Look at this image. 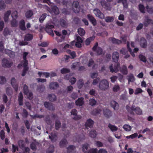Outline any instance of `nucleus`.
Returning <instances> with one entry per match:
<instances>
[{
    "instance_id": "f257e3e1",
    "label": "nucleus",
    "mask_w": 153,
    "mask_h": 153,
    "mask_svg": "<svg viewBox=\"0 0 153 153\" xmlns=\"http://www.w3.org/2000/svg\"><path fill=\"white\" fill-rule=\"evenodd\" d=\"M98 87L100 90L105 91L108 88L109 83L106 79H102L100 82Z\"/></svg>"
},
{
    "instance_id": "f03ea898",
    "label": "nucleus",
    "mask_w": 153,
    "mask_h": 153,
    "mask_svg": "<svg viewBox=\"0 0 153 153\" xmlns=\"http://www.w3.org/2000/svg\"><path fill=\"white\" fill-rule=\"evenodd\" d=\"M13 64L12 61L10 59L4 58L2 60L1 65L4 68H10Z\"/></svg>"
},
{
    "instance_id": "7ed1b4c3",
    "label": "nucleus",
    "mask_w": 153,
    "mask_h": 153,
    "mask_svg": "<svg viewBox=\"0 0 153 153\" xmlns=\"http://www.w3.org/2000/svg\"><path fill=\"white\" fill-rule=\"evenodd\" d=\"M120 65L119 63H116L113 65L111 64L109 66L110 71L111 72H117L119 70Z\"/></svg>"
},
{
    "instance_id": "20e7f679",
    "label": "nucleus",
    "mask_w": 153,
    "mask_h": 153,
    "mask_svg": "<svg viewBox=\"0 0 153 153\" xmlns=\"http://www.w3.org/2000/svg\"><path fill=\"white\" fill-rule=\"evenodd\" d=\"M28 52H24L22 54L23 58V61L21 64L18 65V67H20V66H27L28 64V61L27 60L26 56L29 54Z\"/></svg>"
},
{
    "instance_id": "39448f33",
    "label": "nucleus",
    "mask_w": 153,
    "mask_h": 153,
    "mask_svg": "<svg viewBox=\"0 0 153 153\" xmlns=\"http://www.w3.org/2000/svg\"><path fill=\"white\" fill-rule=\"evenodd\" d=\"M54 26L49 24H46L45 30L47 33L52 36H54V33L53 32L52 29L54 27Z\"/></svg>"
},
{
    "instance_id": "423d86ee",
    "label": "nucleus",
    "mask_w": 153,
    "mask_h": 153,
    "mask_svg": "<svg viewBox=\"0 0 153 153\" xmlns=\"http://www.w3.org/2000/svg\"><path fill=\"white\" fill-rule=\"evenodd\" d=\"M93 12L95 15L97 17L101 19L104 18V15L100 10L98 8H95L93 10Z\"/></svg>"
},
{
    "instance_id": "0eeeda50",
    "label": "nucleus",
    "mask_w": 153,
    "mask_h": 153,
    "mask_svg": "<svg viewBox=\"0 0 153 153\" xmlns=\"http://www.w3.org/2000/svg\"><path fill=\"white\" fill-rule=\"evenodd\" d=\"M98 43L96 42L92 48L93 50L95 51L97 55H102L103 53L102 50L100 47H98Z\"/></svg>"
},
{
    "instance_id": "6e6552de",
    "label": "nucleus",
    "mask_w": 153,
    "mask_h": 153,
    "mask_svg": "<svg viewBox=\"0 0 153 153\" xmlns=\"http://www.w3.org/2000/svg\"><path fill=\"white\" fill-rule=\"evenodd\" d=\"M72 8L75 13H78L80 10L79 3L77 1H75L73 3Z\"/></svg>"
},
{
    "instance_id": "1a4fd4ad",
    "label": "nucleus",
    "mask_w": 153,
    "mask_h": 153,
    "mask_svg": "<svg viewBox=\"0 0 153 153\" xmlns=\"http://www.w3.org/2000/svg\"><path fill=\"white\" fill-rule=\"evenodd\" d=\"M11 84L15 91H17L18 90V84L15 78L14 77L12 78L11 80Z\"/></svg>"
},
{
    "instance_id": "9d476101",
    "label": "nucleus",
    "mask_w": 153,
    "mask_h": 153,
    "mask_svg": "<svg viewBox=\"0 0 153 153\" xmlns=\"http://www.w3.org/2000/svg\"><path fill=\"white\" fill-rule=\"evenodd\" d=\"M101 4L103 7L106 10H111V7L109 3L106 2L105 1H102L101 2Z\"/></svg>"
},
{
    "instance_id": "9b49d317",
    "label": "nucleus",
    "mask_w": 153,
    "mask_h": 153,
    "mask_svg": "<svg viewBox=\"0 0 153 153\" xmlns=\"http://www.w3.org/2000/svg\"><path fill=\"white\" fill-rule=\"evenodd\" d=\"M103 114L106 117L108 118L112 116V112L109 109H104L103 110Z\"/></svg>"
},
{
    "instance_id": "f8f14e48",
    "label": "nucleus",
    "mask_w": 153,
    "mask_h": 153,
    "mask_svg": "<svg viewBox=\"0 0 153 153\" xmlns=\"http://www.w3.org/2000/svg\"><path fill=\"white\" fill-rule=\"evenodd\" d=\"M44 105L46 108L50 110L53 111L54 110V107L52 103L46 102H44Z\"/></svg>"
},
{
    "instance_id": "ddd939ff",
    "label": "nucleus",
    "mask_w": 153,
    "mask_h": 153,
    "mask_svg": "<svg viewBox=\"0 0 153 153\" xmlns=\"http://www.w3.org/2000/svg\"><path fill=\"white\" fill-rule=\"evenodd\" d=\"M89 145L87 143H85L82 146V150L85 153H88L89 151Z\"/></svg>"
},
{
    "instance_id": "4468645a",
    "label": "nucleus",
    "mask_w": 153,
    "mask_h": 153,
    "mask_svg": "<svg viewBox=\"0 0 153 153\" xmlns=\"http://www.w3.org/2000/svg\"><path fill=\"white\" fill-rule=\"evenodd\" d=\"M131 109L132 111H134L137 114L140 115L142 114V110L139 107L135 108L134 107L132 106L131 108Z\"/></svg>"
},
{
    "instance_id": "2eb2a0df",
    "label": "nucleus",
    "mask_w": 153,
    "mask_h": 153,
    "mask_svg": "<svg viewBox=\"0 0 153 153\" xmlns=\"http://www.w3.org/2000/svg\"><path fill=\"white\" fill-rule=\"evenodd\" d=\"M11 11L9 10L6 11L4 14V19L5 22H8L9 21V17L10 15Z\"/></svg>"
},
{
    "instance_id": "dca6fc26",
    "label": "nucleus",
    "mask_w": 153,
    "mask_h": 153,
    "mask_svg": "<svg viewBox=\"0 0 153 153\" xmlns=\"http://www.w3.org/2000/svg\"><path fill=\"white\" fill-rule=\"evenodd\" d=\"M120 72L124 75H127L128 73V71L127 67L124 65L120 68Z\"/></svg>"
},
{
    "instance_id": "f3484780",
    "label": "nucleus",
    "mask_w": 153,
    "mask_h": 153,
    "mask_svg": "<svg viewBox=\"0 0 153 153\" xmlns=\"http://www.w3.org/2000/svg\"><path fill=\"white\" fill-rule=\"evenodd\" d=\"M87 17L88 19L94 26H95L96 25V20L93 16L90 14H88V15Z\"/></svg>"
},
{
    "instance_id": "a211bd4d",
    "label": "nucleus",
    "mask_w": 153,
    "mask_h": 153,
    "mask_svg": "<svg viewBox=\"0 0 153 153\" xmlns=\"http://www.w3.org/2000/svg\"><path fill=\"white\" fill-rule=\"evenodd\" d=\"M110 105L111 107L115 110L118 109L119 107L118 103L114 100L111 101Z\"/></svg>"
},
{
    "instance_id": "6ab92c4d",
    "label": "nucleus",
    "mask_w": 153,
    "mask_h": 153,
    "mask_svg": "<svg viewBox=\"0 0 153 153\" xmlns=\"http://www.w3.org/2000/svg\"><path fill=\"white\" fill-rule=\"evenodd\" d=\"M94 123V122L91 119H89L87 120L85 124V126L87 128L88 127L91 128Z\"/></svg>"
},
{
    "instance_id": "aec40b11",
    "label": "nucleus",
    "mask_w": 153,
    "mask_h": 153,
    "mask_svg": "<svg viewBox=\"0 0 153 153\" xmlns=\"http://www.w3.org/2000/svg\"><path fill=\"white\" fill-rule=\"evenodd\" d=\"M140 44L141 46L145 48L147 46V42L146 39L143 38L142 37L140 39Z\"/></svg>"
},
{
    "instance_id": "412c9836",
    "label": "nucleus",
    "mask_w": 153,
    "mask_h": 153,
    "mask_svg": "<svg viewBox=\"0 0 153 153\" xmlns=\"http://www.w3.org/2000/svg\"><path fill=\"white\" fill-rule=\"evenodd\" d=\"M127 79L128 80V83L130 84L131 82H133L135 80V78L132 74H129L127 76Z\"/></svg>"
},
{
    "instance_id": "4be33fe9",
    "label": "nucleus",
    "mask_w": 153,
    "mask_h": 153,
    "mask_svg": "<svg viewBox=\"0 0 153 153\" xmlns=\"http://www.w3.org/2000/svg\"><path fill=\"white\" fill-rule=\"evenodd\" d=\"M112 58L114 62L117 61L119 58V53L117 52H114L112 54Z\"/></svg>"
},
{
    "instance_id": "5701e85b",
    "label": "nucleus",
    "mask_w": 153,
    "mask_h": 153,
    "mask_svg": "<svg viewBox=\"0 0 153 153\" xmlns=\"http://www.w3.org/2000/svg\"><path fill=\"white\" fill-rule=\"evenodd\" d=\"M59 85L56 82H52L50 83L49 87L51 89H56L58 88Z\"/></svg>"
},
{
    "instance_id": "b1692460",
    "label": "nucleus",
    "mask_w": 153,
    "mask_h": 153,
    "mask_svg": "<svg viewBox=\"0 0 153 153\" xmlns=\"http://www.w3.org/2000/svg\"><path fill=\"white\" fill-rule=\"evenodd\" d=\"M61 26L63 27H67L68 26V22L66 19H61L60 21Z\"/></svg>"
},
{
    "instance_id": "393cba45",
    "label": "nucleus",
    "mask_w": 153,
    "mask_h": 153,
    "mask_svg": "<svg viewBox=\"0 0 153 153\" xmlns=\"http://www.w3.org/2000/svg\"><path fill=\"white\" fill-rule=\"evenodd\" d=\"M84 99L82 97L80 98L76 101V105L79 106H82L84 104Z\"/></svg>"
},
{
    "instance_id": "a878e982",
    "label": "nucleus",
    "mask_w": 153,
    "mask_h": 153,
    "mask_svg": "<svg viewBox=\"0 0 153 153\" xmlns=\"http://www.w3.org/2000/svg\"><path fill=\"white\" fill-rule=\"evenodd\" d=\"M5 52L6 54H8L11 58H13L15 56V53L14 52L8 50L6 49L5 50Z\"/></svg>"
},
{
    "instance_id": "bb28decb",
    "label": "nucleus",
    "mask_w": 153,
    "mask_h": 153,
    "mask_svg": "<svg viewBox=\"0 0 153 153\" xmlns=\"http://www.w3.org/2000/svg\"><path fill=\"white\" fill-rule=\"evenodd\" d=\"M40 144L38 142L34 141L30 145L31 148L34 150L36 149V147L39 146Z\"/></svg>"
},
{
    "instance_id": "cd10ccee",
    "label": "nucleus",
    "mask_w": 153,
    "mask_h": 153,
    "mask_svg": "<svg viewBox=\"0 0 153 153\" xmlns=\"http://www.w3.org/2000/svg\"><path fill=\"white\" fill-rule=\"evenodd\" d=\"M153 21L150 19H148L147 17H145V21L144 22V24L145 26H147L150 24H152Z\"/></svg>"
},
{
    "instance_id": "c85d7f7f",
    "label": "nucleus",
    "mask_w": 153,
    "mask_h": 153,
    "mask_svg": "<svg viewBox=\"0 0 153 153\" xmlns=\"http://www.w3.org/2000/svg\"><path fill=\"white\" fill-rule=\"evenodd\" d=\"M109 40L111 41V42L114 44H120L122 42L120 40L118 39H116L115 38H109Z\"/></svg>"
},
{
    "instance_id": "c756f323",
    "label": "nucleus",
    "mask_w": 153,
    "mask_h": 153,
    "mask_svg": "<svg viewBox=\"0 0 153 153\" xmlns=\"http://www.w3.org/2000/svg\"><path fill=\"white\" fill-rule=\"evenodd\" d=\"M118 2L122 3L124 8L126 9L128 8V3L127 0H118Z\"/></svg>"
},
{
    "instance_id": "7c9ffc66",
    "label": "nucleus",
    "mask_w": 153,
    "mask_h": 153,
    "mask_svg": "<svg viewBox=\"0 0 153 153\" xmlns=\"http://www.w3.org/2000/svg\"><path fill=\"white\" fill-rule=\"evenodd\" d=\"M67 144L68 142L65 139H62L59 143V146L61 148H63L65 147Z\"/></svg>"
},
{
    "instance_id": "2f4dec72",
    "label": "nucleus",
    "mask_w": 153,
    "mask_h": 153,
    "mask_svg": "<svg viewBox=\"0 0 153 153\" xmlns=\"http://www.w3.org/2000/svg\"><path fill=\"white\" fill-rule=\"evenodd\" d=\"M108 127L112 132L115 131H117L118 129V128L116 126L111 124H108Z\"/></svg>"
},
{
    "instance_id": "473e14b6",
    "label": "nucleus",
    "mask_w": 153,
    "mask_h": 153,
    "mask_svg": "<svg viewBox=\"0 0 153 153\" xmlns=\"http://www.w3.org/2000/svg\"><path fill=\"white\" fill-rule=\"evenodd\" d=\"M23 99V96L21 92L19 94L18 96V101L19 105H23L22 100Z\"/></svg>"
},
{
    "instance_id": "72a5a7b5",
    "label": "nucleus",
    "mask_w": 153,
    "mask_h": 153,
    "mask_svg": "<svg viewBox=\"0 0 153 153\" xmlns=\"http://www.w3.org/2000/svg\"><path fill=\"white\" fill-rule=\"evenodd\" d=\"M33 12L32 10H29L26 12L25 16L27 18H30L33 15Z\"/></svg>"
},
{
    "instance_id": "f704fd0d",
    "label": "nucleus",
    "mask_w": 153,
    "mask_h": 153,
    "mask_svg": "<svg viewBox=\"0 0 153 153\" xmlns=\"http://www.w3.org/2000/svg\"><path fill=\"white\" fill-rule=\"evenodd\" d=\"M54 151V146L51 145L46 151L47 153H53Z\"/></svg>"
},
{
    "instance_id": "c9c22d12",
    "label": "nucleus",
    "mask_w": 153,
    "mask_h": 153,
    "mask_svg": "<svg viewBox=\"0 0 153 153\" xmlns=\"http://www.w3.org/2000/svg\"><path fill=\"white\" fill-rule=\"evenodd\" d=\"M49 100L51 101H53L56 100V95L53 94L48 95Z\"/></svg>"
},
{
    "instance_id": "e433bc0d",
    "label": "nucleus",
    "mask_w": 153,
    "mask_h": 153,
    "mask_svg": "<svg viewBox=\"0 0 153 153\" xmlns=\"http://www.w3.org/2000/svg\"><path fill=\"white\" fill-rule=\"evenodd\" d=\"M19 25L21 29L23 30H25L26 29L25 26V22L23 20H21L19 22Z\"/></svg>"
},
{
    "instance_id": "4c0bfd02",
    "label": "nucleus",
    "mask_w": 153,
    "mask_h": 153,
    "mask_svg": "<svg viewBox=\"0 0 153 153\" xmlns=\"http://www.w3.org/2000/svg\"><path fill=\"white\" fill-rule=\"evenodd\" d=\"M33 37V36L32 34H27L25 36L24 40L27 41H30L32 39Z\"/></svg>"
},
{
    "instance_id": "58836bf2",
    "label": "nucleus",
    "mask_w": 153,
    "mask_h": 153,
    "mask_svg": "<svg viewBox=\"0 0 153 153\" xmlns=\"http://www.w3.org/2000/svg\"><path fill=\"white\" fill-rule=\"evenodd\" d=\"M97 103V101L94 98H91L89 100V104L92 106L96 105Z\"/></svg>"
},
{
    "instance_id": "ea45409f",
    "label": "nucleus",
    "mask_w": 153,
    "mask_h": 153,
    "mask_svg": "<svg viewBox=\"0 0 153 153\" xmlns=\"http://www.w3.org/2000/svg\"><path fill=\"white\" fill-rule=\"evenodd\" d=\"M52 11L55 14H58L59 13V10L58 8L55 6H54L52 7Z\"/></svg>"
},
{
    "instance_id": "a19ab883",
    "label": "nucleus",
    "mask_w": 153,
    "mask_h": 153,
    "mask_svg": "<svg viewBox=\"0 0 153 153\" xmlns=\"http://www.w3.org/2000/svg\"><path fill=\"white\" fill-rule=\"evenodd\" d=\"M78 34L81 36H83L85 33V30L82 28H79L78 29Z\"/></svg>"
},
{
    "instance_id": "79ce46f5",
    "label": "nucleus",
    "mask_w": 153,
    "mask_h": 153,
    "mask_svg": "<svg viewBox=\"0 0 153 153\" xmlns=\"http://www.w3.org/2000/svg\"><path fill=\"white\" fill-rule=\"evenodd\" d=\"M67 151L68 152H72L75 151V146H69L67 148Z\"/></svg>"
},
{
    "instance_id": "37998d69",
    "label": "nucleus",
    "mask_w": 153,
    "mask_h": 153,
    "mask_svg": "<svg viewBox=\"0 0 153 153\" xmlns=\"http://www.w3.org/2000/svg\"><path fill=\"white\" fill-rule=\"evenodd\" d=\"M7 82L6 79L5 77L0 76V84L3 85Z\"/></svg>"
},
{
    "instance_id": "c03bdc74",
    "label": "nucleus",
    "mask_w": 153,
    "mask_h": 153,
    "mask_svg": "<svg viewBox=\"0 0 153 153\" xmlns=\"http://www.w3.org/2000/svg\"><path fill=\"white\" fill-rule=\"evenodd\" d=\"M112 89L114 92H117L120 90V88L118 85L116 84L114 86Z\"/></svg>"
},
{
    "instance_id": "a18cd8bd",
    "label": "nucleus",
    "mask_w": 153,
    "mask_h": 153,
    "mask_svg": "<svg viewBox=\"0 0 153 153\" xmlns=\"http://www.w3.org/2000/svg\"><path fill=\"white\" fill-rule=\"evenodd\" d=\"M83 81L82 79H80L77 82V85L78 88H81L83 85Z\"/></svg>"
},
{
    "instance_id": "49530a36",
    "label": "nucleus",
    "mask_w": 153,
    "mask_h": 153,
    "mask_svg": "<svg viewBox=\"0 0 153 153\" xmlns=\"http://www.w3.org/2000/svg\"><path fill=\"white\" fill-rule=\"evenodd\" d=\"M6 5L4 1L2 0H0V9H3L6 8Z\"/></svg>"
},
{
    "instance_id": "de8ad7c7",
    "label": "nucleus",
    "mask_w": 153,
    "mask_h": 153,
    "mask_svg": "<svg viewBox=\"0 0 153 153\" xmlns=\"http://www.w3.org/2000/svg\"><path fill=\"white\" fill-rule=\"evenodd\" d=\"M11 16L13 19H17L18 17V12L16 11H13L11 14Z\"/></svg>"
},
{
    "instance_id": "09e8293b",
    "label": "nucleus",
    "mask_w": 153,
    "mask_h": 153,
    "mask_svg": "<svg viewBox=\"0 0 153 153\" xmlns=\"http://www.w3.org/2000/svg\"><path fill=\"white\" fill-rule=\"evenodd\" d=\"M123 128L126 131H131V126L127 124L124 125L123 126Z\"/></svg>"
},
{
    "instance_id": "8fccbe9b",
    "label": "nucleus",
    "mask_w": 153,
    "mask_h": 153,
    "mask_svg": "<svg viewBox=\"0 0 153 153\" xmlns=\"http://www.w3.org/2000/svg\"><path fill=\"white\" fill-rule=\"evenodd\" d=\"M18 145L19 147H20L22 149H23V148L25 147L24 142L22 140H19L18 142Z\"/></svg>"
},
{
    "instance_id": "3c124183",
    "label": "nucleus",
    "mask_w": 153,
    "mask_h": 153,
    "mask_svg": "<svg viewBox=\"0 0 153 153\" xmlns=\"http://www.w3.org/2000/svg\"><path fill=\"white\" fill-rule=\"evenodd\" d=\"M139 57L141 61H143L144 62H146L147 60L146 57L142 54H140L139 56Z\"/></svg>"
},
{
    "instance_id": "603ef678",
    "label": "nucleus",
    "mask_w": 153,
    "mask_h": 153,
    "mask_svg": "<svg viewBox=\"0 0 153 153\" xmlns=\"http://www.w3.org/2000/svg\"><path fill=\"white\" fill-rule=\"evenodd\" d=\"M16 19H13L11 22V25L13 27H16L17 26L18 22L16 20Z\"/></svg>"
},
{
    "instance_id": "864d4df0",
    "label": "nucleus",
    "mask_w": 153,
    "mask_h": 153,
    "mask_svg": "<svg viewBox=\"0 0 153 153\" xmlns=\"http://www.w3.org/2000/svg\"><path fill=\"white\" fill-rule=\"evenodd\" d=\"M49 138L52 141H55L57 138V136L55 134H52L51 136H49Z\"/></svg>"
},
{
    "instance_id": "5fc2aeb1",
    "label": "nucleus",
    "mask_w": 153,
    "mask_h": 153,
    "mask_svg": "<svg viewBox=\"0 0 153 153\" xmlns=\"http://www.w3.org/2000/svg\"><path fill=\"white\" fill-rule=\"evenodd\" d=\"M97 135L96 132L94 130H92L89 133V136L92 138H94Z\"/></svg>"
},
{
    "instance_id": "6e6d98bb",
    "label": "nucleus",
    "mask_w": 153,
    "mask_h": 153,
    "mask_svg": "<svg viewBox=\"0 0 153 153\" xmlns=\"http://www.w3.org/2000/svg\"><path fill=\"white\" fill-rule=\"evenodd\" d=\"M94 38L93 37H91L87 38L85 41V44L87 45H89L91 41L94 40Z\"/></svg>"
},
{
    "instance_id": "4d7b16f0",
    "label": "nucleus",
    "mask_w": 153,
    "mask_h": 153,
    "mask_svg": "<svg viewBox=\"0 0 153 153\" xmlns=\"http://www.w3.org/2000/svg\"><path fill=\"white\" fill-rule=\"evenodd\" d=\"M114 18L112 16L106 17L105 18V21L106 22H110L114 20Z\"/></svg>"
},
{
    "instance_id": "13d9d810",
    "label": "nucleus",
    "mask_w": 153,
    "mask_h": 153,
    "mask_svg": "<svg viewBox=\"0 0 153 153\" xmlns=\"http://www.w3.org/2000/svg\"><path fill=\"white\" fill-rule=\"evenodd\" d=\"M6 92L8 95H11L13 93V91L11 88L10 87H7L6 88Z\"/></svg>"
},
{
    "instance_id": "bf43d9fd",
    "label": "nucleus",
    "mask_w": 153,
    "mask_h": 153,
    "mask_svg": "<svg viewBox=\"0 0 153 153\" xmlns=\"http://www.w3.org/2000/svg\"><path fill=\"white\" fill-rule=\"evenodd\" d=\"M46 14L44 13L39 18V21L41 23H42L45 20L46 17Z\"/></svg>"
},
{
    "instance_id": "052dcab7",
    "label": "nucleus",
    "mask_w": 153,
    "mask_h": 153,
    "mask_svg": "<svg viewBox=\"0 0 153 153\" xmlns=\"http://www.w3.org/2000/svg\"><path fill=\"white\" fill-rule=\"evenodd\" d=\"M137 133H135L130 135L127 136L126 138L127 139H129L130 138L133 139L137 137Z\"/></svg>"
},
{
    "instance_id": "680f3d73",
    "label": "nucleus",
    "mask_w": 153,
    "mask_h": 153,
    "mask_svg": "<svg viewBox=\"0 0 153 153\" xmlns=\"http://www.w3.org/2000/svg\"><path fill=\"white\" fill-rule=\"evenodd\" d=\"M10 31L9 29L7 28H5L4 30V35L6 36L10 34Z\"/></svg>"
},
{
    "instance_id": "e2e57ef3",
    "label": "nucleus",
    "mask_w": 153,
    "mask_h": 153,
    "mask_svg": "<svg viewBox=\"0 0 153 153\" xmlns=\"http://www.w3.org/2000/svg\"><path fill=\"white\" fill-rule=\"evenodd\" d=\"M61 73L62 74H65L70 72V70L66 68H63L61 70Z\"/></svg>"
},
{
    "instance_id": "0e129e2a",
    "label": "nucleus",
    "mask_w": 153,
    "mask_h": 153,
    "mask_svg": "<svg viewBox=\"0 0 153 153\" xmlns=\"http://www.w3.org/2000/svg\"><path fill=\"white\" fill-rule=\"evenodd\" d=\"M95 144L98 147H102L103 146V144L101 142L97 141L95 142Z\"/></svg>"
},
{
    "instance_id": "69168bd1",
    "label": "nucleus",
    "mask_w": 153,
    "mask_h": 153,
    "mask_svg": "<svg viewBox=\"0 0 153 153\" xmlns=\"http://www.w3.org/2000/svg\"><path fill=\"white\" fill-rule=\"evenodd\" d=\"M139 8L140 11L143 13H145L144 7L143 5L140 4L139 6Z\"/></svg>"
},
{
    "instance_id": "338daca9",
    "label": "nucleus",
    "mask_w": 153,
    "mask_h": 153,
    "mask_svg": "<svg viewBox=\"0 0 153 153\" xmlns=\"http://www.w3.org/2000/svg\"><path fill=\"white\" fill-rule=\"evenodd\" d=\"M147 11L149 13H153V7L147 6L146 7Z\"/></svg>"
},
{
    "instance_id": "774afa93",
    "label": "nucleus",
    "mask_w": 153,
    "mask_h": 153,
    "mask_svg": "<svg viewBox=\"0 0 153 153\" xmlns=\"http://www.w3.org/2000/svg\"><path fill=\"white\" fill-rule=\"evenodd\" d=\"M98 151L97 149H92L89 150L88 153H98Z\"/></svg>"
}]
</instances>
